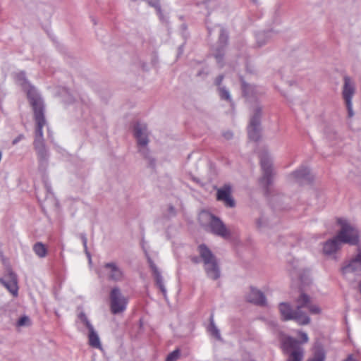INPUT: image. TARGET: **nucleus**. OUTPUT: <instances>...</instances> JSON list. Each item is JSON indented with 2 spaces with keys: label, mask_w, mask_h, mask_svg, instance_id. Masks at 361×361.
<instances>
[{
  "label": "nucleus",
  "mask_w": 361,
  "mask_h": 361,
  "mask_svg": "<svg viewBox=\"0 0 361 361\" xmlns=\"http://www.w3.org/2000/svg\"><path fill=\"white\" fill-rule=\"evenodd\" d=\"M16 82L27 91V97L32 107L36 123L34 147L37 152V159L40 166L47 165L49 153L46 148L44 137L43 128L47 122L44 118V106L42 99L36 92L34 87L31 86L26 78L25 73L20 71L16 74Z\"/></svg>",
  "instance_id": "obj_1"
},
{
  "label": "nucleus",
  "mask_w": 361,
  "mask_h": 361,
  "mask_svg": "<svg viewBox=\"0 0 361 361\" xmlns=\"http://www.w3.org/2000/svg\"><path fill=\"white\" fill-rule=\"evenodd\" d=\"M303 309H307L312 314H319L322 309L316 304L312 303L310 297L301 293L296 300L295 310H293L289 304L281 302L279 311L284 320H294L299 325H307L310 322V318Z\"/></svg>",
  "instance_id": "obj_2"
},
{
  "label": "nucleus",
  "mask_w": 361,
  "mask_h": 361,
  "mask_svg": "<svg viewBox=\"0 0 361 361\" xmlns=\"http://www.w3.org/2000/svg\"><path fill=\"white\" fill-rule=\"evenodd\" d=\"M199 219L205 231L225 239L230 238V231L223 221L216 216L209 212H202Z\"/></svg>",
  "instance_id": "obj_3"
},
{
  "label": "nucleus",
  "mask_w": 361,
  "mask_h": 361,
  "mask_svg": "<svg viewBox=\"0 0 361 361\" xmlns=\"http://www.w3.org/2000/svg\"><path fill=\"white\" fill-rule=\"evenodd\" d=\"M133 134L137 140L138 152L147 160L151 166L154 165V159L152 157L147 147L149 143V130L145 123L137 122L134 125Z\"/></svg>",
  "instance_id": "obj_4"
},
{
  "label": "nucleus",
  "mask_w": 361,
  "mask_h": 361,
  "mask_svg": "<svg viewBox=\"0 0 361 361\" xmlns=\"http://www.w3.org/2000/svg\"><path fill=\"white\" fill-rule=\"evenodd\" d=\"M198 251L204 262V271L207 277L212 280H217L221 276V271L216 257L204 244L199 245Z\"/></svg>",
  "instance_id": "obj_5"
},
{
  "label": "nucleus",
  "mask_w": 361,
  "mask_h": 361,
  "mask_svg": "<svg viewBox=\"0 0 361 361\" xmlns=\"http://www.w3.org/2000/svg\"><path fill=\"white\" fill-rule=\"evenodd\" d=\"M337 223L341 228L336 236L341 243L350 245H357L360 237L357 228L345 219L338 218Z\"/></svg>",
  "instance_id": "obj_6"
},
{
  "label": "nucleus",
  "mask_w": 361,
  "mask_h": 361,
  "mask_svg": "<svg viewBox=\"0 0 361 361\" xmlns=\"http://www.w3.org/2000/svg\"><path fill=\"white\" fill-rule=\"evenodd\" d=\"M128 303V298L125 296L121 289L117 286H114L109 293L110 310L112 314H118L123 312Z\"/></svg>",
  "instance_id": "obj_7"
},
{
  "label": "nucleus",
  "mask_w": 361,
  "mask_h": 361,
  "mask_svg": "<svg viewBox=\"0 0 361 361\" xmlns=\"http://www.w3.org/2000/svg\"><path fill=\"white\" fill-rule=\"evenodd\" d=\"M283 347L288 355L287 361H302L304 357V349L295 338L288 336L283 341Z\"/></svg>",
  "instance_id": "obj_8"
},
{
  "label": "nucleus",
  "mask_w": 361,
  "mask_h": 361,
  "mask_svg": "<svg viewBox=\"0 0 361 361\" xmlns=\"http://www.w3.org/2000/svg\"><path fill=\"white\" fill-rule=\"evenodd\" d=\"M260 164L262 176L259 181L262 185L267 188L272 183L274 171L271 158L267 152L262 153L260 155Z\"/></svg>",
  "instance_id": "obj_9"
},
{
  "label": "nucleus",
  "mask_w": 361,
  "mask_h": 361,
  "mask_svg": "<svg viewBox=\"0 0 361 361\" xmlns=\"http://www.w3.org/2000/svg\"><path fill=\"white\" fill-rule=\"evenodd\" d=\"M343 80L342 97L348 110V117L351 118L354 115L352 99L355 93V86L351 78L348 75L344 76Z\"/></svg>",
  "instance_id": "obj_10"
},
{
  "label": "nucleus",
  "mask_w": 361,
  "mask_h": 361,
  "mask_svg": "<svg viewBox=\"0 0 361 361\" xmlns=\"http://www.w3.org/2000/svg\"><path fill=\"white\" fill-rule=\"evenodd\" d=\"M103 271L109 281L122 282L126 279L124 270L116 262L104 263Z\"/></svg>",
  "instance_id": "obj_11"
},
{
  "label": "nucleus",
  "mask_w": 361,
  "mask_h": 361,
  "mask_svg": "<svg viewBox=\"0 0 361 361\" xmlns=\"http://www.w3.org/2000/svg\"><path fill=\"white\" fill-rule=\"evenodd\" d=\"M262 108L256 106L251 116L250 124L247 127L248 137L253 141H257L260 137V117Z\"/></svg>",
  "instance_id": "obj_12"
},
{
  "label": "nucleus",
  "mask_w": 361,
  "mask_h": 361,
  "mask_svg": "<svg viewBox=\"0 0 361 361\" xmlns=\"http://www.w3.org/2000/svg\"><path fill=\"white\" fill-rule=\"evenodd\" d=\"M0 283L13 295L17 296L18 292V279L16 274L8 269L0 279Z\"/></svg>",
  "instance_id": "obj_13"
},
{
  "label": "nucleus",
  "mask_w": 361,
  "mask_h": 361,
  "mask_svg": "<svg viewBox=\"0 0 361 361\" xmlns=\"http://www.w3.org/2000/svg\"><path fill=\"white\" fill-rule=\"evenodd\" d=\"M288 178L290 182L304 184L310 183L312 180V176L309 169L301 166L289 174Z\"/></svg>",
  "instance_id": "obj_14"
},
{
  "label": "nucleus",
  "mask_w": 361,
  "mask_h": 361,
  "mask_svg": "<svg viewBox=\"0 0 361 361\" xmlns=\"http://www.w3.org/2000/svg\"><path fill=\"white\" fill-rule=\"evenodd\" d=\"M228 33L224 29L221 28L220 35L217 47L213 50V55L216 60V62L222 66L223 57L224 55V49L228 42Z\"/></svg>",
  "instance_id": "obj_15"
},
{
  "label": "nucleus",
  "mask_w": 361,
  "mask_h": 361,
  "mask_svg": "<svg viewBox=\"0 0 361 361\" xmlns=\"http://www.w3.org/2000/svg\"><path fill=\"white\" fill-rule=\"evenodd\" d=\"M231 187L228 184H225L222 188L217 190V200L224 203L226 207H235V201L231 196Z\"/></svg>",
  "instance_id": "obj_16"
},
{
  "label": "nucleus",
  "mask_w": 361,
  "mask_h": 361,
  "mask_svg": "<svg viewBox=\"0 0 361 361\" xmlns=\"http://www.w3.org/2000/svg\"><path fill=\"white\" fill-rule=\"evenodd\" d=\"M147 262H148V263L149 264V267L152 271V274L154 278L156 285L161 290L164 297L166 298L167 290L164 286V279H163V276H161L160 271L159 270L158 267L156 266L154 262L152 261V259L149 257H147Z\"/></svg>",
  "instance_id": "obj_17"
},
{
  "label": "nucleus",
  "mask_w": 361,
  "mask_h": 361,
  "mask_svg": "<svg viewBox=\"0 0 361 361\" xmlns=\"http://www.w3.org/2000/svg\"><path fill=\"white\" fill-rule=\"evenodd\" d=\"M341 244V242L336 235L323 244V253L325 255H331L340 249Z\"/></svg>",
  "instance_id": "obj_18"
},
{
  "label": "nucleus",
  "mask_w": 361,
  "mask_h": 361,
  "mask_svg": "<svg viewBox=\"0 0 361 361\" xmlns=\"http://www.w3.org/2000/svg\"><path fill=\"white\" fill-rule=\"evenodd\" d=\"M341 271L344 276H347L350 273L359 274L361 272V263L355 256L354 258L349 260L346 264L342 267Z\"/></svg>",
  "instance_id": "obj_19"
},
{
  "label": "nucleus",
  "mask_w": 361,
  "mask_h": 361,
  "mask_svg": "<svg viewBox=\"0 0 361 361\" xmlns=\"http://www.w3.org/2000/svg\"><path fill=\"white\" fill-rule=\"evenodd\" d=\"M247 300L252 303L263 305L265 304L266 298L264 293L259 290L251 288L247 295Z\"/></svg>",
  "instance_id": "obj_20"
},
{
  "label": "nucleus",
  "mask_w": 361,
  "mask_h": 361,
  "mask_svg": "<svg viewBox=\"0 0 361 361\" xmlns=\"http://www.w3.org/2000/svg\"><path fill=\"white\" fill-rule=\"evenodd\" d=\"M60 94L63 102L66 104H71L75 102L77 104L80 102H83V100L75 92L71 91L68 89L63 88Z\"/></svg>",
  "instance_id": "obj_21"
},
{
  "label": "nucleus",
  "mask_w": 361,
  "mask_h": 361,
  "mask_svg": "<svg viewBox=\"0 0 361 361\" xmlns=\"http://www.w3.org/2000/svg\"><path fill=\"white\" fill-rule=\"evenodd\" d=\"M276 32L271 30L260 31L256 34L257 44L259 47L264 45L269 40H270Z\"/></svg>",
  "instance_id": "obj_22"
},
{
  "label": "nucleus",
  "mask_w": 361,
  "mask_h": 361,
  "mask_svg": "<svg viewBox=\"0 0 361 361\" xmlns=\"http://www.w3.org/2000/svg\"><path fill=\"white\" fill-rule=\"evenodd\" d=\"M88 343L89 345L97 349H101L102 348V343L100 341V338L99 336L98 333L97 331L94 329L88 331Z\"/></svg>",
  "instance_id": "obj_23"
},
{
  "label": "nucleus",
  "mask_w": 361,
  "mask_h": 361,
  "mask_svg": "<svg viewBox=\"0 0 361 361\" xmlns=\"http://www.w3.org/2000/svg\"><path fill=\"white\" fill-rule=\"evenodd\" d=\"M32 249L35 255L40 258L45 257L47 254V250L45 245L41 242L36 243L33 245Z\"/></svg>",
  "instance_id": "obj_24"
},
{
  "label": "nucleus",
  "mask_w": 361,
  "mask_h": 361,
  "mask_svg": "<svg viewBox=\"0 0 361 361\" xmlns=\"http://www.w3.org/2000/svg\"><path fill=\"white\" fill-rule=\"evenodd\" d=\"M218 92L221 99L226 101L231 104V105H232V97L228 89L226 87H219L218 88Z\"/></svg>",
  "instance_id": "obj_25"
},
{
  "label": "nucleus",
  "mask_w": 361,
  "mask_h": 361,
  "mask_svg": "<svg viewBox=\"0 0 361 361\" xmlns=\"http://www.w3.org/2000/svg\"><path fill=\"white\" fill-rule=\"evenodd\" d=\"M209 331L210 332V334L212 336H214L217 339H219V340L221 339L220 332H219V330L218 329V328L216 327V326L214 324L213 315H212L211 317H210V324H209Z\"/></svg>",
  "instance_id": "obj_26"
},
{
  "label": "nucleus",
  "mask_w": 361,
  "mask_h": 361,
  "mask_svg": "<svg viewBox=\"0 0 361 361\" xmlns=\"http://www.w3.org/2000/svg\"><path fill=\"white\" fill-rule=\"evenodd\" d=\"M326 355L322 349H317L314 351L312 357L308 359L307 361H325Z\"/></svg>",
  "instance_id": "obj_27"
},
{
  "label": "nucleus",
  "mask_w": 361,
  "mask_h": 361,
  "mask_svg": "<svg viewBox=\"0 0 361 361\" xmlns=\"http://www.w3.org/2000/svg\"><path fill=\"white\" fill-rule=\"evenodd\" d=\"M78 319H79L80 322L84 326H85V327L88 329V331L94 329V326L92 324L91 322L89 320V319L87 318V317L86 316V314L84 312H82L78 314Z\"/></svg>",
  "instance_id": "obj_28"
},
{
  "label": "nucleus",
  "mask_w": 361,
  "mask_h": 361,
  "mask_svg": "<svg viewBox=\"0 0 361 361\" xmlns=\"http://www.w3.org/2000/svg\"><path fill=\"white\" fill-rule=\"evenodd\" d=\"M157 11V15L159 16V20L164 23H168L169 16L166 14H164L161 11L160 4L157 5V6L154 7Z\"/></svg>",
  "instance_id": "obj_29"
},
{
  "label": "nucleus",
  "mask_w": 361,
  "mask_h": 361,
  "mask_svg": "<svg viewBox=\"0 0 361 361\" xmlns=\"http://www.w3.org/2000/svg\"><path fill=\"white\" fill-rule=\"evenodd\" d=\"M180 355V351L178 349L170 353L166 359V361H176Z\"/></svg>",
  "instance_id": "obj_30"
},
{
  "label": "nucleus",
  "mask_w": 361,
  "mask_h": 361,
  "mask_svg": "<svg viewBox=\"0 0 361 361\" xmlns=\"http://www.w3.org/2000/svg\"><path fill=\"white\" fill-rule=\"evenodd\" d=\"M80 238L82 240V245H83V247H84V250H85V254L87 255V257L90 259H91V255H90V253L88 252V250H87V237H86V235L85 233H81L80 235Z\"/></svg>",
  "instance_id": "obj_31"
},
{
  "label": "nucleus",
  "mask_w": 361,
  "mask_h": 361,
  "mask_svg": "<svg viewBox=\"0 0 361 361\" xmlns=\"http://www.w3.org/2000/svg\"><path fill=\"white\" fill-rule=\"evenodd\" d=\"M257 226L259 228H264L266 224H267V219L265 218H264L263 216L262 217H260L259 219H258L257 220Z\"/></svg>",
  "instance_id": "obj_32"
},
{
  "label": "nucleus",
  "mask_w": 361,
  "mask_h": 361,
  "mask_svg": "<svg viewBox=\"0 0 361 361\" xmlns=\"http://www.w3.org/2000/svg\"><path fill=\"white\" fill-rule=\"evenodd\" d=\"M298 334L300 335V336L302 338L301 343H306L308 342L309 338L306 333L301 331H298Z\"/></svg>",
  "instance_id": "obj_33"
},
{
  "label": "nucleus",
  "mask_w": 361,
  "mask_h": 361,
  "mask_svg": "<svg viewBox=\"0 0 361 361\" xmlns=\"http://www.w3.org/2000/svg\"><path fill=\"white\" fill-rule=\"evenodd\" d=\"M29 322H30L29 318L26 316H24V317H22L20 318V319L18 322V326H25V325H27Z\"/></svg>",
  "instance_id": "obj_34"
},
{
  "label": "nucleus",
  "mask_w": 361,
  "mask_h": 361,
  "mask_svg": "<svg viewBox=\"0 0 361 361\" xmlns=\"http://www.w3.org/2000/svg\"><path fill=\"white\" fill-rule=\"evenodd\" d=\"M223 79H224V75H219L216 78L214 83H215V85L216 86H218V88L219 87H223L224 86V85H221V82H222Z\"/></svg>",
  "instance_id": "obj_35"
},
{
  "label": "nucleus",
  "mask_w": 361,
  "mask_h": 361,
  "mask_svg": "<svg viewBox=\"0 0 361 361\" xmlns=\"http://www.w3.org/2000/svg\"><path fill=\"white\" fill-rule=\"evenodd\" d=\"M147 1L150 6L155 7L159 4V0H145Z\"/></svg>",
  "instance_id": "obj_36"
},
{
  "label": "nucleus",
  "mask_w": 361,
  "mask_h": 361,
  "mask_svg": "<svg viewBox=\"0 0 361 361\" xmlns=\"http://www.w3.org/2000/svg\"><path fill=\"white\" fill-rule=\"evenodd\" d=\"M293 273L291 274L293 276H298L300 277V270H298L297 267L293 268Z\"/></svg>",
  "instance_id": "obj_37"
},
{
  "label": "nucleus",
  "mask_w": 361,
  "mask_h": 361,
  "mask_svg": "<svg viewBox=\"0 0 361 361\" xmlns=\"http://www.w3.org/2000/svg\"><path fill=\"white\" fill-rule=\"evenodd\" d=\"M343 361H358L353 355H348L346 359Z\"/></svg>",
  "instance_id": "obj_38"
},
{
  "label": "nucleus",
  "mask_w": 361,
  "mask_h": 361,
  "mask_svg": "<svg viewBox=\"0 0 361 361\" xmlns=\"http://www.w3.org/2000/svg\"><path fill=\"white\" fill-rule=\"evenodd\" d=\"M224 137L226 139L229 140V139H231L233 137V133L231 132H230V131H227V132L224 133Z\"/></svg>",
  "instance_id": "obj_39"
},
{
  "label": "nucleus",
  "mask_w": 361,
  "mask_h": 361,
  "mask_svg": "<svg viewBox=\"0 0 361 361\" xmlns=\"http://www.w3.org/2000/svg\"><path fill=\"white\" fill-rule=\"evenodd\" d=\"M23 138V135H20L13 140V145L17 144L21 139Z\"/></svg>",
  "instance_id": "obj_40"
},
{
  "label": "nucleus",
  "mask_w": 361,
  "mask_h": 361,
  "mask_svg": "<svg viewBox=\"0 0 361 361\" xmlns=\"http://www.w3.org/2000/svg\"><path fill=\"white\" fill-rule=\"evenodd\" d=\"M180 28H181L183 32L184 33L187 30V25L185 24H182L180 26Z\"/></svg>",
  "instance_id": "obj_41"
},
{
  "label": "nucleus",
  "mask_w": 361,
  "mask_h": 361,
  "mask_svg": "<svg viewBox=\"0 0 361 361\" xmlns=\"http://www.w3.org/2000/svg\"><path fill=\"white\" fill-rule=\"evenodd\" d=\"M242 85H243V92H244V93H245V89H246V87L247 86V85L245 84V82H243Z\"/></svg>",
  "instance_id": "obj_42"
},
{
  "label": "nucleus",
  "mask_w": 361,
  "mask_h": 361,
  "mask_svg": "<svg viewBox=\"0 0 361 361\" xmlns=\"http://www.w3.org/2000/svg\"><path fill=\"white\" fill-rule=\"evenodd\" d=\"M178 49H179L180 54H181L183 52V45L180 46Z\"/></svg>",
  "instance_id": "obj_43"
},
{
  "label": "nucleus",
  "mask_w": 361,
  "mask_h": 361,
  "mask_svg": "<svg viewBox=\"0 0 361 361\" xmlns=\"http://www.w3.org/2000/svg\"><path fill=\"white\" fill-rule=\"evenodd\" d=\"M209 1H210V0H205L204 4L207 6L209 4Z\"/></svg>",
  "instance_id": "obj_44"
},
{
  "label": "nucleus",
  "mask_w": 361,
  "mask_h": 361,
  "mask_svg": "<svg viewBox=\"0 0 361 361\" xmlns=\"http://www.w3.org/2000/svg\"><path fill=\"white\" fill-rule=\"evenodd\" d=\"M254 2H257V0H252Z\"/></svg>",
  "instance_id": "obj_45"
}]
</instances>
